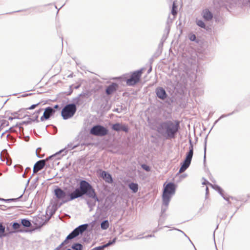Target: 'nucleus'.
<instances>
[{
  "instance_id": "4",
  "label": "nucleus",
  "mask_w": 250,
  "mask_h": 250,
  "mask_svg": "<svg viewBox=\"0 0 250 250\" xmlns=\"http://www.w3.org/2000/svg\"><path fill=\"white\" fill-rule=\"evenodd\" d=\"M189 151L187 153L184 161L181 163L179 173L184 172L190 165L193 155V145L191 140H189Z\"/></svg>"
},
{
  "instance_id": "32",
  "label": "nucleus",
  "mask_w": 250,
  "mask_h": 250,
  "mask_svg": "<svg viewBox=\"0 0 250 250\" xmlns=\"http://www.w3.org/2000/svg\"><path fill=\"white\" fill-rule=\"evenodd\" d=\"M5 227H3L1 223H0V237L4 235Z\"/></svg>"
},
{
  "instance_id": "63",
  "label": "nucleus",
  "mask_w": 250,
  "mask_h": 250,
  "mask_svg": "<svg viewBox=\"0 0 250 250\" xmlns=\"http://www.w3.org/2000/svg\"><path fill=\"white\" fill-rule=\"evenodd\" d=\"M60 249V248L59 247V246L58 247H57L55 250H59Z\"/></svg>"
},
{
  "instance_id": "21",
  "label": "nucleus",
  "mask_w": 250,
  "mask_h": 250,
  "mask_svg": "<svg viewBox=\"0 0 250 250\" xmlns=\"http://www.w3.org/2000/svg\"><path fill=\"white\" fill-rule=\"evenodd\" d=\"M118 87V85L117 83H112L106 87L105 89L106 94L108 95L112 94L114 92L117 90Z\"/></svg>"
},
{
  "instance_id": "6",
  "label": "nucleus",
  "mask_w": 250,
  "mask_h": 250,
  "mask_svg": "<svg viewBox=\"0 0 250 250\" xmlns=\"http://www.w3.org/2000/svg\"><path fill=\"white\" fill-rule=\"evenodd\" d=\"M109 130L106 127L99 124L93 125L89 130V133L95 136L103 137L108 134Z\"/></svg>"
},
{
  "instance_id": "3",
  "label": "nucleus",
  "mask_w": 250,
  "mask_h": 250,
  "mask_svg": "<svg viewBox=\"0 0 250 250\" xmlns=\"http://www.w3.org/2000/svg\"><path fill=\"white\" fill-rule=\"evenodd\" d=\"M176 185L173 182H169L164 184V189L162 195V200L166 205L169 203L172 196L174 195Z\"/></svg>"
},
{
  "instance_id": "45",
  "label": "nucleus",
  "mask_w": 250,
  "mask_h": 250,
  "mask_svg": "<svg viewBox=\"0 0 250 250\" xmlns=\"http://www.w3.org/2000/svg\"><path fill=\"white\" fill-rule=\"evenodd\" d=\"M42 109L40 108L39 110H37L35 112V113H37V114L39 116V115L41 113V112L42 111Z\"/></svg>"
},
{
  "instance_id": "17",
  "label": "nucleus",
  "mask_w": 250,
  "mask_h": 250,
  "mask_svg": "<svg viewBox=\"0 0 250 250\" xmlns=\"http://www.w3.org/2000/svg\"><path fill=\"white\" fill-rule=\"evenodd\" d=\"M100 176L106 183L111 184L113 182L112 175L107 171L102 170L100 173Z\"/></svg>"
},
{
  "instance_id": "19",
  "label": "nucleus",
  "mask_w": 250,
  "mask_h": 250,
  "mask_svg": "<svg viewBox=\"0 0 250 250\" xmlns=\"http://www.w3.org/2000/svg\"><path fill=\"white\" fill-rule=\"evenodd\" d=\"M79 146V144H77L75 145H74L73 143H70L67 145V147H66L64 149H62L60 150L59 152L56 153L55 154L52 155L49 157V159H51L53 157H57L58 155H60L62 152H63L65 150V149H67L68 150H70L74 149L76 147H77Z\"/></svg>"
},
{
  "instance_id": "55",
  "label": "nucleus",
  "mask_w": 250,
  "mask_h": 250,
  "mask_svg": "<svg viewBox=\"0 0 250 250\" xmlns=\"http://www.w3.org/2000/svg\"><path fill=\"white\" fill-rule=\"evenodd\" d=\"M161 229H162V228H159V229H158L154 230L153 231V232H154H154H156L158 230H159Z\"/></svg>"
},
{
  "instance_id": "27",
  "label": "nucleus",
  "mask_w": 250,
  "mask_h": 250,
  "mask_svg": "<svg viewBox=\"0 0 250 250\" xmlns=\"http://www.w3.org/2000/svg\"><path fill=\"white\" fill-rule=\"evenodd\" d=\"M210 185L211 187L216 190L219 194H221L222 192H224L223 189L218 185L215 184L212 185L211 184H210Z\"/></svg>"
},
{
  "instance_id": "52",
  "label": "nucleus",
  "mask_w": 250,
  "mask_h": 250,
  "mask_svg": "<svg viewBox=\"0 0 250 250\" xmlns=\"http://www.w3.org/2000/svg\"><path fill=\"white\" fill-rule=\"evenodd\" d=\"M144 238V237H143L141 235H138L137 237H136V239H142V238Z\"/></svg>"
},
{
  "instance_id": "1",
  "label": "nucleus",
  "mask_w": 250,
  "mask_h": 250,
  "mask_svg": "<svg viewBox=\"0 0 250 250\" xmlns=\"http://www.w3.org/2000/svg\"><path fill=\"white\" fill-rule=\"evenodd\" d=\"M83 195L93 199L95 202H100L95 190L92 185L86 180H82L79 183V187L76 188L73 192L67 193V199L64 200L63 203L82 197Z\"/></svg>"
},
{
  "instance_id": "20",
  "label": "nucleus",
  "mask_w": 250,
  "mask_h": 250,
  "mask_svg": "<svg viewBox=\"0 0 250 250\" xmlns=\"http://www.w3.org/2000/svg\"><path fill=\"white\" fill-rule=\"evenodd\" d=\"M202 16L206 21H210L213 18V14L208 9H205L202 12Z\"/></svg>"
},
{
  "instance_id": "11",
  "label": "nucleus",
  "mask_w": 250,
  "mask_h": 250,
  "mask_svg": "<svg viewBox=\"0 0 250 250\" xmlns=\"http://www.w3.org/2000/svg\"><path fill=\"white\" fill-rule=\"evenodd\" d=\"M32 224L30 220L26 219H22L21 220L20 223L17 222V232H29L27 229H21V226H22L25 228H29L31 226Z\"/></svg>"
},
{
  "instance_id": "54",
  "label": "nucleus",
  "mask_w": 250,
  "mask_h": 250,
  "mask_svg": "<svg viewBox=\"0 0 250 250\" xmlns=\"http://www.w3.org/2000/svg\"><path fill=\"white\" fill-rule=\"evenodd\" d=\"M29 139V136H26L25 137V141L26 142H27V141H28Z\"/></svg>"
},
{
  "instance_id": "25",
  "label": "nucleus",
  "mask_w": 250,
  "mask_h": 250,
  "mask_svg": "<svg viewBox=\"0 0 250 250\" xmlns=\"http://www.w3.org/2000/svg\"><path fill=\"white\" fill-rule=\"evenodd\" d=\"M71 249L73 250H83V246L79 243H75L71 246Z\"/></svg>"
},
{
  "instance_id": "14",
  "label": "nucleus",
  "mask_w": 250,
  "mask_h": 250,
  "mask_svg": "<svg viewBox=\"0 0 250 250\" xmlns=\"http://www.w3.org/2000/svg\"><path fill=\"white\" fill-rule=\"evenodd\" d=\"M55 113V110L51 106H48L44 109L42 116L41 117V121H44L48 120Z\"/></svg>"
},
{
  "instance_id": "64",
  "label": "nucleus",
  "mask_w": 250,
  "mask_h": 250,
  "mask_svg": "<svg viewBox=\"0 0 250 250\" xmlns=\"http://www.w3.org/2000/svg\"><path fill=\"white\" fill-rule=\"evenodd\" d=\"M25 173H26V172L25 171V172H24V173L22 175V176L23 177H24V176H25Z\"/></svg>"
},
{
  "instance_id": "29",
  "label": "nucleus",
  "mask_w": 250,
  "mask_h": 250,
  "mask_svg": "<svg viewBox=\"0 0 250 250\" xmlns=\"http://www.w3.org/2000/svg\"><path fill=\"white\" fill-rule=\"evenodd\" d=\"M56 209H54L52 208L50 209H47L46 211V215H49L47 217H49V219L55 213Z\"/></svg>"
},
{
  "instance_id": "39",
  "label": "nucleus",
  "mask_w": 250,
  "mask_h": 250,
  "mask_svg": "<svg viewBox=\"0 0 250 250\" xmlns=\"http://www.w3.org/2000/svg\"><path fill=\"white\" fill-rule=\"evenodd\" d=\"M69 240H67L66 238L64 241L59 246V247L61 249L63 246L67 244L69 242Z\"/></svg>"
},
{
  "instance_id": "38",
  "label": "nucleus",
  "mask_w": 250,
  "mask_h": 250,
  "mask_svg": "<svg viewBox=\"0 0 250 250\" xmlns=\"http://www.w3.org/2000/svg\"><path fill=\"white\" fill-rule=\"evenodd\" d=\"M235 112V111H233L231 113H230L228 114H223L219 118V120H220L222 118H225V117H226L227 116H229L232 114H233L234 112Z\"/></svg>"
},
{
  "instance_id": "56",
  "label": "nucleus",
  "mask_w": 250,
  "mask_h": 250,
  "mask_svg": "<svg viewBox=\"0 0 250 250\" xmlns=\"http://www.w3.org/2000/svg\"><path fill=\"white\" fill-rule=\"evenodd\" d=\"M72 92V89H70V91H69V93H68V95H70Z\"/></svg>"
},
{
  "instance_id": "24",
  "label": "nucleus",
  "mask_w": 250,
  "mask_h": 250,
  "mask_svg": "<svg viewBox=\"0 0 250 250\" xmlns=\"http://www.w3.org/2000/svg\"><path fill=\"white\" fill-rule=\"evenodd\" d=\"M168 205H169V203H168L167 205H166L164 203V202L163 201V205H162V208H161V215L160 219H159V223H160V221L161 220L162 218L163 217V215H166V214H165V213L167 209Z\"/></svg>"
},
{
  "instance_id": "34",
  "label": "nucleus",
  "mask_w": 250,
  "mask_h": 250,
  "mask_svg": "<svg viewBox=\"0 0 250 250\" xmlns=\"http://www.w3.org/2000/svg\"><path fill=\"white\" fill-rule=\"evenodd\" d=\"M176 9H177L176 6L174 4H173L172 5V8L171 13L174 16L177 15V11Z\"/></svg>"
},
{
  "instance_id": "53",
  "label": "nucleus",
  "mask_w": 250,
  "mask_h": 250,
  "mask_svg": "<svg viewBox=\"0 0 250 250\" xmlns=\"http://www.w3.org/2000/svg\"><path fill=\"white\" fill-rule=\"evenodd\" d=\"M30 167H26V169H25V171L26 172H28V171H30Z\"/></svg>"
},
{
  "instance_id": "31",
  "label": "nucleus",
  "mask_w": 250,
  "mask_h": 250,
  "mask_svg": "<svg viewBox=\"0 0 250 250\" xmlns=\"http://www.w3.org/2000/svg\"><path fill=\"white\" fill-rule=\"evenodd\" d=\"M116 240H117V238L115 237L112 240L109 241L106 244L103 245L104 249L106 247H108L115 244V243L116 241Z\"/></svg>"
},
{
  "instance_id": "7",
  "label": "nucleus",
  "mask_w": 250,
  "mask_h": 250,
  "mask_svg": "<svg viewBox=\"0 0 250 250\" xmlns=\"http://www.w3.org/2000/svg\"><path fill=\"white\" fill-rule=\"evenodd\" d=\"M144 68H142L139 70L133 71L130 78L126 80V83L127 85L134 86L138 83L143 73Z\"/></svg>"
},
{
  "instance_id": "13",
  "label": "nucleus",
  "mask_w": 250,
  "mask_h": 250,
  "mask_svg": "<svg viewBox=\"0 0 250 250\" xmlns=\"http://www.w3.org/2000/svg\"><path fill=\"white\" fill-rule=\"evenodd\" d=\"M89 95L87 92H82L77 97L73 99V103L77 105H81L83 104L85 101V99L88 97Z\"/></svg>"
},
{
  "instance_id": "9",
  "label": "nucleus",
  "mask_w": 250,
  "mask_h": 250,
  "mask_svg": "<svg viewBox=\"0 0 250 250\" xmlns=\"http://www.w3.org/2000/svg\"><path fill=\"white\" fill-rule=\"evenodd\" d=\"M54 194L58 200H61L62 202L60 204V206L63 203L64 200L67 199V193H66L61 188L57 187L54 190Z\"/></svg>"
},
{
  "instance_id": "22",
  "label": "nucleus",
  "mask_w": 250,
  "mask_h": 250,
  "mask_svg": "<svg viewBox=\"0 0 250 250\" xmlns=\"http://www.w3.org/2000/svg\"><path fill=\"white\" fill-rule=\"evenodd\" d=\"M26 108L20 109L17 111V119H22L27 116Z\"/></svg>"
},
{
  "instance_id": "58",
  "label": "nucleus",
  "mask_w": 250,
  "mask_h": 250,
  "mask_svg": "<svg viewBox=\"0 0 250 250\" xmlns=\"http://www.w3.org/2000/svg\"><path fill=\"white\" fill-rule=\"evenodd\" d=\"M39 180V177H36L35 179H34V181L35 182H37Z\"/></svg>"
},
{
  "instance_id": "51",
  "label": "nucleus",
  "mask_w": 250,
  "mask_h": 250,
  "mask_svg": "<svg viewBox=\"0 0 250 250\" xmlns=\"http://www.w3.org/2000/svg\"><path fill=\"white\" fill-rule=\"evenodd\" d=\"M151 71H152V66L150 65L149 68L147 70V73L149 74V73H150L151 72Z\"/></svg>"
},
{
  "instance_id": "42",
  "label": "nucleus",
  "mask_w": 250,
  "mask_h": 250,
  "mask_svg": "<svg viewBox=\"0 0 250 250\" xmlns=\"http://www.w3.org/2000/svg\"><path fill=\"white\" fill-rule=\"evenodd\" d=\"M220 194V195H221V196L224 198V200H226V201H228V203H229V204H230V202L229 201V198L227 197L225 195V194H224V192H222V193H221V194Z\"/></svg>"
},
{
  "instance_id": "59",
  "label": "nucleus",
  "mask_w": 250,
  "mask_h": 250,
  "mask_svg": "<svg viewBox=\"0 0 250 250\" xmlns=\"http://www.w3.org/2000/svg\"><path fill=\"white\" fill-rule=\"evenodd\" d=\"M21 196H22V195H21L19 197H17V198H16L17 202L19 200V199H20V198H21Z\"/></svg>"
},
{
  "instance_id": "15",
  "label": "nucleus",
  "mask_w": 250,
  "mask_h": 250,
  "mask_svg": "<svg viewBox=\"0 0 250 250\" xmlns=\"http://www.w3.org/2000/svg\"><path fill=\"white\" fill-rule=\"evenodd\" d=\"M39 116L36 113H34L31 117H28L29 120L26 122H22V123H17V128L19 127V131L21 132V129H23V128L21 126L22 124H30L32 122H36L37 123L39 122V120H38Z\"/></svg>"
},
{
  "instance_id": "48",
  "label": "nucleus",
  "mask_w": 250,
  "mask_h": 250,
  "mask_svg": "<svg viewBox=\"0 0 250 250\" xmlns=\"http://www.w3.org/2000/svg\"><path fill=\"white\" fill-rule=\"evenodd\" d=\"M55 110V109H59V105L58 104H56L53 107H52Z\"/></svg>"
},
{
  "instance_id": "41",
  "label": "nucleus",
  "mask_w": 250,
  "mask_h": 250,
  "mask_svg": "<svg viewBox=\"0 0 250 250\" xmlns=\"http://www.w3.org/2000/svg\"><path fill=\"white\" fill-rule=\"evenodd\" d=\"M23 169V167L20 165L17 164V172H20Z\"/></svg>"
},
{
  "instance_id": "36",
  "label": "nucleus",
  "mask_w": 250,
  "mask_h": 250,
  "mask_svg": "<svg viewBox=\"0 0 250 250\" xmlns=\"http://www.w3.org/2000/svg\"><path fill=\"white\" fill-rule=\"evenodd\" d=\"M41 102H39L37 104H33L31 105L30 107L26 108V109L27 110L33 109L35 108L36 107H37L38 105H39L41 104Z\"/></svg>"
},
{
  "instance_id": "2",
  "label": "nucleus",
  "mask_w": 250,
  "mask_h": 250,
  "mask_svg": "<svg viewBox=\"0 0 250 250\" xmlns=\"http://www.w3.org/2000/svg\"><path fill=\"white\" fill-rule=\"evenodd\" d=\"M180 122L175 120H166L157 124L155 130L158 133L166 139H174L180 129Z\"/></svg>"
},
{
  "instance_id": "49",
  "label": "nucleus",
  "mask_w": 250,
  "mask_h": 250,
  "mask_svg": "<svg viewBox=\"0 0 250 250\" xmlns=\"http://www.w3.org/2000/svg\"><path fill=\"white\" fill-rule=\"evenodd\" d=\"M32 94V93H29V94H22L21 96V97H26V96H29V95H31Z\"/></svg>"
},
{
  "instance_id": "46",
  "label": "nucleus",
  "mask_w": 250,
  "mask_h": 250,
  "mask_svg": "<svg viewBox=\"0 0 250 250\" xmlns=\"http://www.w3.org/2000/svg\"><path fill=\"white\" fill-rule=\"evenodd\" d=\"M154 235L153 234H149V235H146V236H145L144 237L145 238H150V237H154Z\"/></svg>"
},
{
  "instance_id": "44",
  "label": "nucleus",
  "mask_w": 250,
  "mask_h": 250,
  "mask_svg": "<svg viewBox=\"0 0 250 250\" xmlns=\"http://www.w3.org/2000/svg\"><path fill=\"white\" fill-rule=\"evenodd\" d=\"M41 150V148L40 147L38 148L37 149V150H36V155L39 158H41L42 157L40 155L38 154V151Z\"/></svg>"
},
{
  "instance_id": "60",
  "label": "nucleus",
  "mask_w": 250,
  "mask_h": 250,
  "mask_svg": "<svg viewBox=\"0 0 250 250\" xmlns=\"http://www.w3.org/2000/svg\"><path fill=\"white\" fill-rule=\"evenodd\" d=\"M219 119L217 120L214 123V125L219 121Z\"/></svg>"
},
{
  "instance_id": "30",
  "label": "nucleus",
  "mask_w": 250,
  "mask_h": 250,
  "mask_svg": "<svg viewBox=\"0 0 250 250\" xmlns=\"http://www.w3.org/2000/svg\"><path fill=\"white\" fill-rule=\"evenodd\" d=\"M166 30L167 31L166 34H164L163 35V36H162V37L161 38V42H164L166 40V39H167L168 34L169 30H170L169 27H168V26L166 28Z\"/></svg>"
},
{
  "instance_id": "18",
  "label": "nucleus",
  "mask_w": 250,
  "mask_h": 250,
  "mask_svg": "<svg viewBox=\"0 0 250 250\" xmlns=\"http://www.w3.org/2000/svg\"><path fill=\"white\" fill-rule=\"evenodd\" d=\"M45 165V160H41L37 161L34 165L33 167V173H37L39 171L42 170Z\"/></svg>"
},
{
  "instance_id": "40",
  "label": "nucleus",
  "mask_w": 250,
  "mask_h": 250,
  "mask_svg": "<svg viewBox=\"0 0 250 250\" xmlns=\"http://www.w3.org/2000/svg\"><path fill=\"white\" fill-rule=\"evenodd\" d=\"M104 245L98 246L92 249L91 250H104Z\"/></svg>"
},
{
  "instance_id": "26",
  "label": "nucleus",
  "mask_w": 250,
  "mask_h": 250,
  "mask_svg": "<svg viewBox=\"0 0 250 250\" xmlns=\"http://www.w3.org/2000/svg\"><path fill=\"white\" fill-rule=\"evenodd\" d=\"M109 226V223L107 220L103 221L101 223V228L103 230H105L108 228Z\"/></svg>"
},
{
  "instance_id": "12",
  "label": "nucleus",
  "mask_w": 250,
  "mask_h": 250,
  "mask_svg": "<svg viewBox=\"0 0 250 250\" xmlns=\"http://www.w3.org/2000/svg\"><path fill=\"white\" fill-rule=\"evenodd\" d=\"M111 129L117 132L122 131L125 133H127L129 131V128L128 125L126 124L116 123L115 124H112L111 126Z\"/></svg>"
},
{
  "instance_id": "43",
  "label": "nucleus",
  "mask_w": 250,
  "mask_h": 250,
  "mask_svg": "<svg viewBox=\"0 0 250 250\" xmlns=\"http://www.w3.org/2000/svg\"><path fill=\"white\" fill-rule=\"evenodd\" d=\"M166 218V215H163V217L162 218L160 223H159V221H158V225H160V224H162L165 221Z\"/></svg>"
},
{
  "instance_id": "35",
  "label": "nucleus",
  "mask_w": 250,
  "mask_h": 250,
  "mask_svg": "<svg viewBox=\"0 0 250 250\" xmlns=\"http://www.w3.org/2000/svg\"><path fill=\"white\" fill-rule=\"evenodd\" d=\"M142 168L147 172L150 171L151 168L149 166L146 164H143L141 166Z\"/></svg>"
},
{
  "instance_id": "62",
  "label": "nucleus",
  "mask_w": 250,
  "mask_h": 250,
  "mask_svg": "<svg viewBox=\"0 0 250 250\" xmlns=\"http://www.w3.org/2000/svg\"><path fill=\"white\" fill-rule=\"evenodd\" d=\"M60 249V248L59 247V246L58 247H57L55 250H59Z\"/></svg>"
},
{
  "instance_id": "28",
  "label": "nucleus",
  "mask_w": 250,
  "mask_h": 250,
  "mask_svg": "<svg viewBox=\"0 0 250 250\" xmlns=\"http://www.w3.org/2000/svg\"><path fill=\"white\" fill-rule=\"evenodd\" d=\"M196 24L202 28L206 29V25L205 22L201 20H196Z\"/></svg>"
},
{
  "instance_id": "37",
  "label": "nucleus",
  "mask_w": 250,
  "mask_h": 250,
  "mask_svg": "<svg viewBox=\"0 0 250 250\" xmlns=\"http://www.w3.org/2000/svg\"><path fill=\"white\" fill-rule=\"evenodd\" d=\"M207 137L206 138V141L205 142V146H204V163L205 164L206 162V149H207Z\"/></svg>"
},
{
  "instance_id": "16",
  "label": "nucleus",
  "mask_w": 250,
  "mask_h": 250,
  "mask_svg": "<svg viewBox=\"0 0 250 250\" xmlns=\"http://www.w3.org/2000/svg\"><path fill=\"white\" fill-rule=\"evenodd\" d=\"M157 97L161 100H165L167 97L165 89L162 87H158L155 89Z\"/></svg>"
},
{
  "instance_id": "10",
  "label": "nucleus",
  "mask_w": 250,
  "mask_h": 250,
  "mask_svg": "<svg viewBox=\"0 0 250 250\" xmlns=\"http://www.w3.org/2000/svg\"><path fill=\"white\" fill-rule=\"evenodd\" d=\"M49 220V217H47L45 215H42L41 216L39 215L34 217L33 219V223L37 227L41 228L45 225Z\"/></svg>"
},
{
  "instance_id": "50",
  "label": "nucleus",
  "mask_w": 250,
  "mask_h": 250,
  "mask_svg": "<svg viewBox=\"0 0 250 250\" xmlns=\"http://www.w3.org/2000/svg\"><path fill=\"white\" fill-rule=\"evenodd\" d=\"M249 1V0H243V5L247 4Z\"/></svg>"
},
{
  "instance_id": "47",
  "label": "nucleus",
  "mask_w": 250,
  "mask_h": 250,
  "mask_svg": "<svg viewBox=\"0 0 250 250\" xmlns=\"http://www.w3.org/2000/svg\"><path fill=\"white\" fill-rule=\"evenodd\" d=\"M164 42H160V43L158 45L159 48H162L163 46Z\"/></svg>"
},
{
  "instance_id": "33",
  "label": "nucleus",
  "mask_w": 250,
  "mask_h": 250,
  "mask_svg": "<svg viewBox=\"0 0 250 250\" xmlns=\"http://www.w3.org/2000/svg\"><path fill=\"white\" fill-rule=\"evenodd\" d=\"M189 39L191 41L195 42H198V41L196 40V36H195V34H191L190 35H189Z\"/></svg>"
},
{
  "instance_id": "57",
  "label": "nucleus",
  "mask_w": 250,
  "mask_h": 250,
  "mask_svg": "<svg viewBox=\"0 0 250 250\" xmlns=\"http://www.w3.org/2000/svg\"><path fill=\"white\" fill-rule=\"evenodd\" d=\"M16 222H15L13 224V227L14 229L16 228Z\"/></svg>"
},
{
  "instance_id": "8",
  "label": "nucleus",
  "mask_w": 250,
  "mask_h": 250,
  "mask_svg": "<svg viewBox=\"0 0 250 250\" xmlns=\"http://www.w3.org/2000/svg\"><path fill=\"white\" fill-rule=\"evenodd\" d=\"M88 226V224L81 225L73 230L66 237L67 240H71L85 231Z\"/></svg>"
},
{
  "instance_id": "23",
  "label": "nucleus",
  "mask_w": 250,
  "mask_h": 250,
  "mask_svg": "<svg viewBox=\"0 0 250 250\" xmlns=\"http://www.w3.org/2000/svg\"><path fill=\"white\" fill-rule=\"evenodd\" d=\"M128 186L133 193H136L138 190V185L137 183L132 182L129 183Z\"/></svg>"
},
{
  "instance_id": "5",
  "label": "nucleus",
  "mask_w": 250,
  "mask_h": 250,
  "mask_svg": "<svg viewBox=\"0 0 250 250\" xmlns=\"http://www.w3.org/2000/svg\"><path fill=\"white\" fill-rule=\"evenodd\" d=\"M77 111V106L74 104H68L62 109L61 115L63 120H67L72 118Z\"/></svg>"
},
{
  "instance_id": "61",
  "label": "nucleus",
  "mask_w": 250,
  "mask_h": 250,
  "mask_svg": "<svg viewBox=\"0 0 250 250\" xmlns=\"http://www.w3.org/2000/svg\"><path fill=\"white\" fill-rule=\"evenodd\" d=\"M114 111H116V112H117L118 113L120 112V111H118V108L115 109Z\"/></svg>"
}]
</instances>
